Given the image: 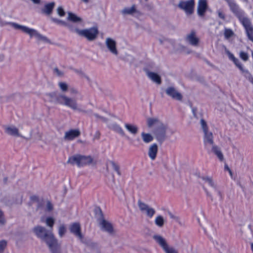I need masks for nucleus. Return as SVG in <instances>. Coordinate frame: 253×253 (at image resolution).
Wrapping results in <instances>:
<instances>
[{
  "instance_id": "obj_1",
  "label": "nucleus",
  "mask_w": 253,
  "mask_h": 253,
  "mask_svg": "<svg viewBox=\"0 0 253 253\" xmlns=\"http://www.w3.org/2000/svg\"><path fill=\"white\" fill-rule=\"evenodd\" d=\"M230 10L238 18L244 27L248 39L253 42V27L249 18L244 16V13L234 0H225Z\"/></svg>"
},
{
  "instance_id": "obj_2",
  "label": "nucleus",
  "mask_w": 253,
  "mask_h": 253,
  "mask_svg": "<svg viewBox=\"0 0 253 253\" xmlns=\"http://www.w3.org/2000/svg\"><path fill=\"white\" fill-rule=\"evenodd\" d=\"M33 231L38 238L46 242L52 253H60V244L52 233H48L45 228L41 226L35 227Z\"/></svg>"
},
{
  "instance_id": "obj_3",
  "label": "nucleus",
  "mask_w": 253,
  "mask_h": 253,
  "mask_svg": "<svg viewBox=\"0 0 253 253\" xmlns=\"http://www.w3.org/2000/svg\"><path fill=\"white\" fill-rule=\"evenodd\" d=\"M147 125L149 127L156 126L154 133L159 141H163L166 138V126L158 119L156 118H148Z\"/></svg>"
},
{
  "instance_id": "obj_4",
  "label": "nucleus",
  "mask_w": 253,
  "mask_h": 253,
  "mask_svg": "<svg viewBox=\"0 0 253 253\" xmlns=\"http://www.w3.org/2000/svg\"><path fill=\"white\" fill-rule=\"evenodd\" d=\"M92 162L93 159L90 156L76 154L69 157L67 163L72 165L76 164L78 167L80 168L90 165Z\"/></svg>"
},
{
  "instance_id": "obj_5",
  "label": "nucleus",
  "mask_w": 253,
  "mask_h": 253,
  "mask_svg": "<svg viewBox=\"0 0 253 253\" xmlns=\"http://www.w3.org/2000/svg\"><path fill=\"white\" fill-rule=\"evenodd\" d=\"M10 24L14 29L21 30L23 32L28 34L31 37H35L39 40L43 41L47 40L46 37L42 36L34 29L29 28L26 26L20 25L16 23H10Z\"/></svg>"
},
{
  "instance_id": "obj_6",
  "label": "nucleus",
  "mask_w": 253,
  "mask_h": 253,
  "mask_svg": "<svg viewBox=\"0 0 253 253\" xmlns=\"http://www.w3.org/2000/svg\"><path fill=\"white\" fill-rule=\"evenodd\" d=\"M227 53L230 60L233 61L236 66L242 73L244 76L253 84V76L249 72V71L248 70H245L244 69L242 64L240 62L239 59L235 57L233 54L231 53L229 51H228Z\"/></svg>"
},
{
  "instance_id": "obj_7",
  "label": "nucleus",
  "mask_w": 253,
  "mask_h": 253,
  "mask_svg": "<svg viewBox=\"0 0 253 253\" xmlns=\"http://www.w3.org/2000/svg\"><path fill=\"white\" fill-rule=\"evenodd\" d=\"M75 31L79 35L85 38L89 41L95 40L99 33L97 28L95 27L84 30L76 29Z\"/></svg>"
},
{
  "instance_id": "obj_8",
  "label": "nucleus",
  "mask_w": 253,
  "mask_h": 253,
  "mask_svg": "<svg viewBox=\"0 0 253 253\" xmlns=\"http://www.w3.org/2000/svg\"><path fill=\"white\" fill-rule=\"evenodd\" d=\"M194 6V0L180 1L178 4V7L180 9L184 10L187 15H191L193 13Z\"/></svg>"
},
{
  "instance_id": "obj_9",
  "label": "nucleus",
  "mask_w": 253,
  "mask_h": 253,
  "mask_svg": "<svg viewBox=\"0 0 253 253\" xmlns=\"http://www.w3.org/2000/svg\"><path fill=\"white\" fill-rule=\"evenodd\" d=\"M154 239L163 248L166 253H177L173 248L169 247L165 240L161 236L155 235Z\"/></svg>"
},
{
  "instance_id": "obj_10",
  "label": "nucleus",
  "mask_w": 253,
  "mask_h": 253,
  "mask_svg": "<svg viewBox=\"0 0 253 253\" xmlns=\"http://www.w3.org/2000/svg\"><path fill=\"white\" fill-rule=\"evenodd\" d=\"M58 100L61 103L68 106L74 110L77 109V104L75 100L69 98L65 95H60L58 97Z\"/></svg>"
},
{
  "instance_id": "obj_11",
  "label": "nucleus",
  "mask_w": 253,
  "mask_h": 253,
  "mask_svg": "<svg viewBox=\"0 0 253 253\" xmlns=\"http://www.w3.org/2000/svg\"><path fill=\"white\" fill-rule=\"evenodd\" d=\"M138 206L141 211H146V214L149 218H152L156 212L154 209L149 208L147 204L142 202L141 200L138 201Z\"/></svg>"
},
{
  "instance_id": "obj_12",
  "label": "nucleus",
  "mask_w": 253,
  "mask_h": 253,
  "mask_svg": "<svg viewBox=\"0 0 253 253\" xmlns=\"http://www.w3.org/2000/svg\"><path fill=\"white\" fill-rule=\"evenodd\" d=\"M70 231L71 233L75 236L82 240L83 238V235L81 232V227L80 224L78 222H74L70 225Z\"/></svg>"
},
{
  "instance_id": "obj_13",
  "label": "nucleus",
  "mask_w": 253,
  "mask_h": 253,
  "mask_svg": "<svg viewBox=\"0 0 253 253\" xmlns=\"http://www.w3.org/2000/svg\"><path fill=\"white\" fill-rule=\"evenodd\" d=\"M100 212L102 218L101 219H100L99 223L101 226L102 229L105 231L108 232L109 233H113L114 232V229L112 224L111 223L109 222L108 221H106L103 218V214L100 209Z\"/></svg>"
},
{
  "instance_id": "obj_14",
  "label": "nucleus",
  "mask_w": 253,
  "mask_h": 253,
  "mask_svg": "<svg viewBox=\"0 0 253 253\" xmlns=\"http://www.w3.org/2000/svg\"><path fill=\"white\" fill-rule=\"evenodd\" d=\"M81 133L79 129H70L66 131L64 135V139L67 140H73L75 138L80 136Z\"/></svg>"
},
{
  "instance_id": "obj_15",
  "label": "nucleus",
  "mask_w": 253,
  "mask_h": 253,
  "mask_svg": "<svg viewBox=\"0 0 253 253\" xmlns=\"http://www.w3.org/2000/svg\"><path fill=\"white\" fill-rule=\"evenodd\" d=\"M166 93L173 99L181 100L182 98L181 94L176 91L173 87H169L166 89Z\"/></svg>"
},
{
  "instance_id": "obj_16",
  "label": "nucleus",
  "mask_w": 253,
  "mask_h": 253,
  "mask_svg": "<svg viewBox=\"0 0 253 253\" xmlns=\"http://www.w3.org/2000/svg\"><path fill=\"white\" fill-rule=\"evenodd\" d=\"M207 7L208 4L206 0H199L197 8L198 15L200 16H203L205 15Z\"/></svg>"
},
{
  "instance_id": "obj_17",
  "label": "nucleus",
  "mask_w": 253,
  "mask_h": 253,
  "mask_svg": "<svg viewBox=\"0 0 253 253\" xmlns=\"http://www.w3.org/2000/svg\"><path fill=\"white\" fill-rule=\"evenodd\" d=\"M106 43L107 47L112 53L115 55L118 54V51L116 48V43L115 41L108 38L106 39Z\"/></svg>"
},
{
  "instance_id": "obj_18",
  "label": "nucleus",
  "mask_w": 253,
  "mask_h": 253,
  "mask_svg": "<svg viewBox=\"0 0 253 253\" xmlns=\"http://www.w3.org/2000/svg\"><path fill=\"white\" fill-rule=\"evenodd\" d=\"M55 6L54 2H51L44 5L43 8L42 9V12L47 15H50L53 10Z\"/></svg>"
},
{
  "instance_id": "obj_19",
  "label": "nucleus",
  "mask_w": 253,
  "mask_h": 253,
  "mask_svg": "<svg viewBox=\"0 0 253 253\" xmlns=\"http://www.w3.org/2000/svg\"><path fill=\"white\" fill-rule=\"evenodd\" d=\"M158 152V146L156 143L153 144L149 148L148 155L153 160H155Z\"/></svg>"
},
{
  "instance_id": "obj_20",
  "label": "nucleus",
  "mask_w": 253,
  "mask_h": 253,
  "mask_svg": "<svg viewBox=\"0 0 253 253\" xmlns=\"http://www.w3.org/2000/svg\"><path fill=\"white\" fill-rule=\"evenodd\" d=\"M204 142L205 145H207V144H213V135L211 132L209 131L204 132Z\"/></svg>"
},
{
  "instance_id": "obj_21",
  "label": "nucleus",
  "mask_w": 253,
  "mask_h": 253,
  "mask_svg": "<svg viewBox=\"0 0 253 253\" xmlns=\"http://www.w3.org/2000/svg\"><path fill=\"white\" fill-rule=\"evenodd\" d=\"M147 75L149 78L154 82H155L156 83L159 84H161L162 82L161 77L157 73L152 72H148Z\"/></svg>"
},
{
  "instance_id": "obj_22",
  "label": "nucleus",
  "mask_w": 253,
  "mask_h": 253,
  "mask_svg": "<svg viewBox=\"0 0 253 253\" xmlns=\"http://www.w3.org/2000/svg\"><path fill=\"white\" fill-rule=\"evenodd\" d=\"M212 151L217 157L220 161H223V155L218 146L216 145H213L212 147Z\"/></svg>"
},
{
  "instance_id": "obj_23",
  "label": "nucleus",
  "mask_w": 253,
  "mask_h": 253,
  "mask_svg": "<svg viewBox=\"0 0 253 253\" xmlns=\"http://www.w3.org/2000/svg\"><path fill=\"white\" fill-rule=\"evenodd\" d=\"M187 40L189 42L190 44L193 45H196L199 42V39L195 37L194 32H192L190 35L187 37Z\"/></svg>"
},
{
  "instance_id": "obj_24",
  "label": "nucleus",
  "mask_w": 253,
  "mask_h": 253,
  "mask_svg": "<svg viewBox=\"0 0 253 253\" xmlns=\"http://www.w3.org/2000/svg\"><path fill=\"white\" fill-rule=\"evenodd\" d=\"M5 132L11 135L19 136L18 129L15 127L8 126L5 128Z\"/></svg>"
},
{
  "instance_id": "obj_25",
  "label": "nucleus",
  "mask_w": 253,
  "mask_h": 253,
  "mask_svg": "<svg viewBox=\"0 0 253 253\" xmlns=\"http://www.w3.org/2000/svg\"><path fill=\"white\" fill-rule=\"evenodd\" d=\"M68 20L73 22H79L82 21V19L76 14L69 12L68 14Z\"/></svg>"
},
{
  "instance_id": "obj_26",
  "label": "nucleus",
  "mask_w": 253,
  "mask_h": 253,
  "mask_svg": "<svg viewBox=\"0 0 253 253\" xmlns=\"http://www.w3.org/2000/svg\"><path fill=\"white\" fill-rule=\"evenodd\" d=\"M143 140L145 143H149L153 140V136L149 133H146L143 132L141 133Z\"/></svg>"
},
{
  "instance_id": "obj_27",
  "label": "nucleus",
  "mask_w": 253,
  "mask_h": 253,
  "mask_svg": "<svg viewBox=\"0 0 253 253\" xmlns=\"http://www.w3.org/2000/svg\"><path fill=\"white\" fill-rule=\"evenodd\" d=\"M125 126L126 128L131 133L136 134L137 132L138 128L136 126L128 124H126Z\"/></svg>"
},
{
  "instance_id": "obj_28",
  "label": "nucleus",
  "mask_w": 253,
  "mask_h": 253,
  "mask_svg": "<svg viewBox=\"0 0 253 253\" xmlns=\"http://www.w3.org/2000/svg\"><path fill=\"white\" fill-rule=\"evenodd\" d=\"M136 11L135 5H133L130 8H125L122 10V13L124 14H131Z\"/></svg>"
},
{
  "instance_id": "obj_29",
  "label": "nucleus",
  "mask_w": 253,
  "mask_h": 253,
  "mask_svg": "<svg viewBox=\"0 0 253 253\" xmlns=\"http://www.w3.org/2000/svg\"><path fill=\"white\" fill-rule=\"evenodd\" d=\"M155 222V224L159 227H162L164 224L163 217L161 215L156 217Z\"/></svg>"
},
{
  "instance_id": "obj_30",
  "label": "nucleus",
  "mask_w": 253,
  "mask_h": 253,
  "mask_svg": "<svg viewBox=\"0 0 253 253\" xmlns=\"http://www.w3.org/2000/svg\"><path fill=\"white\" fill-rule=\"evenodd\" d=\"M224 35L225 39H228L232 37L234 35V33L231 29L226 28L224 30Z\"/></svg>"
},
{
  "instance_id": "obj_31",
  "label": "nucleus",
  "mask_w": 253,
  "mask_h": 253,
  "mask_svg": "<svg viewBox=\"0 0 253 253\" xmlns=\"http://www.w3.org/2000/svg\"><path fill=\"white\" fill-rule=\"evenodd\" d=\"M239 57L244 61H247L249 59L248 53L244 51H240Z\"/></svg>"
},
{
  "instance_id": "obj_32",
  "label": "nucleus",
  "mask_w": 253,
  "mask_h": 253,
  "mask_svg": "<svg viewBox=\"0 0 253 253\" xmlns=\"http://www.w3.org/2000/svg\"><path fill=\"white\" fill-rule=\"evenodd\" d=\"M110 163L112 164L114 170H115L117 174L120 176L121 175V172L120 169V166L113 161H111Z\"/></svg>"
},
{
  "instance_id": "obj_33",
  "label": "nucleus",
  "mask_w": 253,
  "mask_h": 253,
  "mask_svg": "<svg viewBox=\"0 0 253 253\" xmlns=\"http://www.w3.org/2000/svg\"><path fill=\"white\" fill-rule=\"evenodd\" d=\"M66 232V228L64 225H61L59 226V229H58V233L60 237H62L63 236V235L65 234V233Z\"/></svg>"
},
{
  "instance_id": "obj_34",
  "label": "nucleus",
  "mask_w": 253,
  "mask_h": 253,
  "mask_svg": "<svg viewBox=\"0 0 253 253\" xmlns=\"http://www.w3.org/2000/svg\"><path fill=\"white\" fill-rule=\"evenodd\" d=\"M114 130L122 136H124L125 133L123 128L119 125H115L114 126Z\"/></svg>"
},
{
  "instance_id": "obj_35",
  "label": "nucleus",
  "mask_w": 253,
  "mask_h": 253,
  "mask_svg": "<svg viewBox=\"0 0 253 253\" xmlns=\"http://www.w3.org/2000/svg\"><path fill=\"white\" fill-rule=\"evenodd\" d=\"M202 178L203 180L207 181V182H208L209 184L211 186V187H215V185H214V183L212 179V178L211 177H204V176H203L202 177Z\"/></svg>"
},
{
  "instance_id": "obj_36",
  "label": "nucleus",
  "mask_w": 253,
  "mask_h": 253,
  "mask_svg": "<svg viewBox=\"0 0 253 253\" xmlns=\"http://www.w3.org/2000/svg\"><path fill=\"white\" fill-rule=\"evenodd\" d=\"M46 223L47 225H48L51 228H52L54 224V220L53 218L51 217H48L46 219Z\"/></svg>"
},
{
  "instance_id": "obj_37",
  "label": "nucleus",
  "mask_w": 253,
  "mask_h": 253,
  "mask_svg": "<svg viewBox=\"0 0 253 253\" xmlns=\"http://www.w3.org/2000/svg\"><path fill=\"white\" fill-rule=\"evenodd\" d=\"M201 124L204 132L208 131V126L207 125L206 121L204 119H202L201 120Z\"/></svg>"
},
{
  "instance_id": "obj_38",
  "label": "nucleus",
  "mask_w": 253,
  "mask_h": 253,
  "mask_svg": "<svg viewBox=\"0 0 253 253\" xmlns=\"http://www.w3.org/2000/svg\"><path fill=\"white\" fill-rule=\"evenodd\" d=\"M7 245V242L5 240L0 241V253H2Z\"/></svg>"
},
{
  "instance_id": "obj_39",
  "label": "nucleus",
  "mask_w": 253,
  "mask_h": 253,
  "mask_svg": "<svg viewBox=\"0 0 253 253\" xmlns=\"http://www.w3.org/2000/svg\"><path fill=\"white\" fill-rule=\"evenodd\" d=\"M59 85L61 89L64 91H66L68 89V85L65 83L60 82L59 83Z\"/></svg>"
},
{
  "instance_id": "obj_40",
  "label": "nucleus",
  "mask_w": 253,
  "mask_h": 253,
  "mask_svg": "<svg viewBox=\"0 0 253 253\" xmlns=\"http://www.w3.org/2000/svg\"><path fill=\"white\" fill-rule=\"evenodd\" d=\"M57 10L58 14L60 16L62 17L65 15V12L63 8L62 7H58Z\"/></svg>"
},
{
  "instance_id": "obj_41",
  "label": "nucleus",
  "mask_w": 253,
  "mask_h": 253,
  "mask_svg": "<svg viewBox=\"0 0 253 253\" xmlns=\"http://www.w3.org/2000/svg\"><path fill=\"white\" fill-rule=\"evenodd\" d=\"M5 222L3 213L2 211L0 210V225H3Z\"/></svg>"
},
{
  "instance_id": "obj_42",
  "label": "nucleus",
  "mask_w": 253,
  "mask_h": 253,
  "mask_svg": "<svg viewBox=\"0 0 253 253\" xmlns=\"http://www.w3.org/2000/svg\"><path fill=\"white\" fill-rule=\"evenodd\" d=\"M53 210V205L50 201H48L46 205V211H50Z\"/></svg>"
},
{
  "instance_id": "obj_43",
  "label": "nucleus",
  "mask_w": 253,
  "mask_h": 253,
  "mask_svg": "<svg viewBox=\"0 0 253 253\" xmlns=\"http://www.w3.org/2000/svg\"><path fill=\"white\" fill-rule=\"evenodd\" d=\"M217 14H218V17L220 19H221L222 20H224L225 19V15L224 13L221 10H218Z\"/></svg>"
},
{
  "instance_id": "obj_44",
  "label": "nucleus",
  "mask_w": 253,
  "mask_h": 253,
  "mask_svg": "<svg viewBox=\"0 0 253 253\" xmlns=\"http://www.w3.org/2000/svg\"><path fill=\"white\" fill-rule=\"evenodd\" d=\"M52 20L53 22H54L58 24H62V25L66 24V23L64 21L56 19V18H52Z\"/></svg>"
},
{
  "instance_id": "obj_45",
  "label": "nucleus",
  "mask_w": 253,
  "mask_h": 253,
  "mask_svg": "<svg viewBox=\"0 0 253 253\" xmlns=\"http://www.w3.org/2000/svg\"><path fill=\"white\" fill-rule=\"evenodd\" d=\"M30 200L32 202H39V197L36 195H33L31 196Z\"/></svg>"
},
{
  "instance_id": "obj_46",
  "label": "nucleus",
  "mask_w": 253,
  "mask_h": 253,
  "mask_svg": "<svg viewBox=\"0 0 253 253\" xmlns=\"http://www.w3.org/2000/svg\"><path fill=\"white\" fill-rule=\"evenodd\" d=\"M54 72H55L59 76L63 75V73L61 72L57 68L54 69Z\"/></svg>"
},
{
  "instance_id": "obj_47",
  "label": "nucleus",
  "mask_w": 253,
  "mask_h": 253,
  "mask_svg": "<svg viewBox=\"0 0 253 253\" xmlns=\"http://www.w3.org/2000/svg\"><path fill=\"white\" fill-rule=\"evenodd\" d=\"M100 133L99 131H98V130L96 131L95 133V135H94V138L99 139L100 138Z\"/></svg>"
},
{
  "instance_id": "obj_48",
  "label": "nucleus",
  "mask_w": 253,
  "mask_h": 253,
  "mask_svg": "<svg viewBox=\"0 0 253 253\" xmlns=\"http://www.w3.org/2000/svg\"><path fill=\"white\" fill-rule=\"evenodd\" d=\"M224 169L225 170H227L228 171L231 169L228 167V165L226 164H225L224 165Z\"/></svg>"
},
{
  "instance_id": "obj_49",
  "label": "nucleus",
  "mask_w": 253,
  "mask_h": 253,
  "mask_svg": "<svg viewBox=\"0 0 253 253\" xmlns=\"http://www.w3.org/2000/svg\"><path fill=\"white\" fill-rule=\"evenodd\" d=\"M203 188L205 190V192H206L207 195L208 196H210V194H209V192L208 191L207 189L204 186H203Z\"/></svg>"
},
{
  "instance_id": "obj_50",
  "label": "nucleus",
  "mask_w": 253,
  "mask_h": 253,
  "mask_svg": "<svg viewBox=\"0 0 253 253\" xmlns=\"http://www.w3.org/2000/svg\"><path fill=\"white\" fill-rule=\"evenodd\" d=\"M228 172H229V174L231 176V178H233V173H232V170L230 169V170L228 171Z\"/></svg>"
},
{
  "instance_id": "obj_51",
  "label": "nucleus",
  "mask_w": 253,
  "mask_h": 253,
  "mask_svg": "<svg viewBox=\"0 0 253 253\" xmlns=\"http://www.w3.org/2000/svg\"><path fill=\"white\" fill-rule=\"evenodd\" d=\"M251 250H252V252L253 253V243H252L251 244Z\"/></svg>"
},
{
  "instance_id": "obj_52",
  "label": "nucleus",
  "mask_w": 253,
  "mask_h": 253,
  "mask_svg": "<svg viewBox=\"0 0 253 253\" xmlns=\"http://www.w3.org/2000/svg\"><path fill=\"white\" fill-rule=\"evenodd\" d=\"M42 207V204L41 203H39V205L38 206V208H40Z\"/></svg>"
},
{
  "instance_id": "obj_53",
  "label": "nucleus",
  "mask_w": 253,
  "mask_h": 253,
  "mask_svg": "<svg viewBox=\"0 0 253 253\" xmlns=\"http://www.w3.org/2000/svg\"><path fill=\"white\" fill-rule=\"evenodd\" d=\"M82 1H83L84 2H85V3H87L88 2V0H82Z\"/></svg>"
},
{
  "instance_id": "obj_54",
  "label": "nucleus",
  "mask_w": 253,
  "mask_h": 253,
  "mask_svg": "<svg viewBox=\"0 0 253 253\" xmlns=\"http://www.w3.org/2000/svg\"><path fill=\"white\" fill-rule=\"evenodd\" d=\"M146 1H147L148 0H145Z\"/></svg>"
}]
</instances>
